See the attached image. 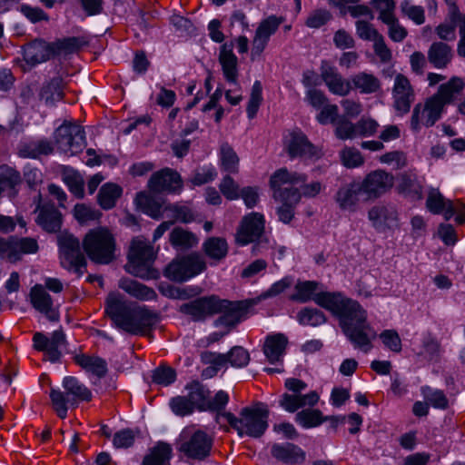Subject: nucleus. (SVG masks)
Returning <instances> with one entry per match:
<instances>
[{
  "label": "nucleus",
  "mask_w": 465,
  "mask_h": 465,
  "mask_svg": "<svg viewBox=\"0 0 465 465\" xmlns=\"http://www.w3.org/2000/svg\"><path fill=\"white\" fill-rule=\"evenodd\" d=\"M314 302L339 317L344 334L355 348L364 352L371 350V342L377 333L367 323L366 312L356 301L345 298L340 292H321L315 295Z\"/></svg>",
  "instance_id": "f257e3e1"
},
{
  "label": "nucleus",
  "mask_w": 465,
  "mask_h": 465,
  "mask_svg": "<svg viewBox=\"0 0 465 465\" xmlns=\"http://www.w3.org/2000/svg\"><path fill=\"white\" fill-rule=\"evenodd\" d=\"M105 312L119 329L133 335L147 334L157 322L153 311L127 302L117 293L108 295Z\"/></svg>",
  "instance_id": "f03ea898"
},
{
  "label": "nucleus",
  "mask_w": 465,
  "mask_h": 465,
  "mask_svg": "<svg viewBox=\"0 0 465 465\" xmlns=\"http://www.w3.org/2000/svg\"><path fill=\"white\" fill-rule=\"evenodd\" d=\"M305 181V174L290 172L286 168H281L272 174L270 186L273 199L281 203L276 209L281 222L289 223L294 217V210L302 199L299 188H294V185Z\"/></svg>",
  "instance_id": "7ed1b4c3"
},
{
  "label": "nucleus",
  "mask_w": 465,
  "mask_h": 465,
  "mask_svg": "<svg viewBox=\"0 0 465 465\" xmlns=\"http://www.w3.org/2000/svg\"><path fill=\"white\" fill-rule=\"evenodd\" d=\"M464 85L463 79L456 76L440 85L438 92L426 101L424 106L420 104L414 106L411 118V128L414 132H419L421 124L427 127L434 125L440 118L444 106L453 101L455 95L462 91Z\"/></svg>",
  "instance_id": "20e7f679"
},
{
  "label": "nucleus",
  "mask_w": 465,
  "mask_h": 465,
  "mask_svg": "<svg viewBox=\"0 0 465 465\" xmlns=\"http://www.w3.org/2000/svg\"><path fill=\"white\" fill-rule=\"evenodd\" d=\"M269 409L261 401L254 402L250 407L242 408L240 416L231 412H218V423L228 422L240 436L247 435L252 438L262 437L268 428Z\"/></svg>",
  "instance_id": "39448f33"
},
{
  "label": "nucleus",
  "mask_w": 465,
  "mask_h": 465,
  "mask_svg": "<svg viewBox=\"0 0 465 465\" xmlns=\"http://www.w3.org/2000/svg\"><path fill=\"white\" fill-rule=\"evenodd\" d=\"M62 386L64 391L51 389L50 399L58 417L64 419L70 407L75 408L80 401H91L92 393L87 387L73 376L64 377Z\"/></svg>",
  "instance_id": "423d86ee"
},
{
  "label": "nucleus",
  "mask_w": 465,
  "mask_h": 465,
  "mask_svg": "<svg viewBox=\"0 0 465 465\" xmlns=\"http://www.w3.org/2000/svg\"><path fill=\"white\" fill-rule=\"evenodd\" d=\"M83 247L89 259L95 263L108 264L114 259L115 239L106 228L89 231L83 240Z\"/></svg>",
  "instance_id": "0eeeda50"
},
{
  "label": "nucleus",
  "mask_w": 465,
  "mask_h": 465,
  "mask_svg": "<svg viewBox=\"0 0 465 465\" xmlns=\"http://www.w3.org/2000/svg\"><path fill=\"white\" fill-rule=\"evenodd\" d=\"M213 445V439L207 432L187 427L179 436L177 449L186 458L201 461L211 455Z\"/></svg>",
  "instance_id": "6e6552de"
},
{
  "label": "nucleus",
  "mask_w": 465,
  "mask_h": 465,
  "mask_svg": "<svg viewBox=\"0 0 465 465\" xmlns=\"http://www.w3.org/2000/svg\"><path fill=\"white\" fill-rule=\"evenodd\" d=\"M207 269V262L197 252L173 260L164 270V275L177 282H185Z\"/></svg>",
  "instance_id": "1a4fd4ad"
},
{
  "label": "nucleus",
  "mask_w": 465,
  "mask_h": 465,
  "mask_svg": "<svg viewBox=\"0 0 465 465\" xmlns=\"http://www.w3.org/2000/svg\"><path fill=\"white\" fill-rule=\"evenodd\" d=\"M128 272L140 278L151 277V266L154 260L153 247L142 238L133 240L129 254Z\"/></svg>",
  "instance_id": "9d476101"
},
{
  "label": "nucleus",
  "mask_w": 465,
  "mask_h": 465,
  "mask_svg": "<svg viewBox=\"0 0 465 465\" xmlns=\"http://www.w3.org/2000/svg\"><path fill=\"white\" fill-rule=\"evenodd\" d=\"M57 148L72 154L81 152L86 145L84 128L76 124L64 123L54 132Z\"/></svg>",
  "instance_id": "9b49d317"
},
{
  "label": "nucleus",
  "mask_w": 465,
  "mask_h": 465,
  "mask_svg": "<svg viewBox=\"0 0 465 465\" xmlns=\"http://www.w3.org/2000/svg\"><path fill=\"white\" fill-rule=\"evenodd\" d=\"M284 146L292 159L299 157L317 160L322 156L321 150L313 145L300 130H294L285 137Z\"/></svg>",
  "instance_id": "f8f14e48"
},
{
  "label": "nucleus",
  "mask_w": 465,
  "mask_h": 465,
  "mask_svg": "<svg viewBox=\"0 0 465 465\" xmlns=\"http://www.w3.org/2000/svg\"><path fill=\"white\" fill-rule=\"evenodd\" d=\"M61 263L66 269H74L82 274L81 269L85 267L86 260L81 251L77 238L71 234L63 235L59 239Z\"/></svg>",
  "instance_id": "ddd939ff"
},
{
  "label": "nucleus",
  "mask_w": 465,
  "mask_h": 465,
  "mask_svg": "<svg viewBox=\"0 0 465 465\" xmlns=\"http://www.w3.org/2000/svg\"><path fill=\"white\" fill-rule=\"evenodd\" d=\"M394 183V177L383 170H376L370 173L360 182V186L362 188L364 200H372L379 198L383 193L388 192Z\"/></svg>",
  "instance_id": "4468645a"
},
{
  "label": "nucleus",
  "mask_w": 465,
  "mask_h": 465,
  "mask_svg": "<svg viewBox=\"0 0 465 465\" xmlns=\"http://www.w3.org/2000/svg\"><path fill=\"white\" fill-rule=\"evenodd\" d=\"M223 304L216 295H210L195 299L190 302L184 303L180 307V311L192 317L193 321H203L207 317L217 314V310Z\"/></svg>",
  "instance_id": "2eb2a0df"
},
{
  "label": "nucleus",
  "mask_w": 465,
  "mask_h": 465,
  "mask_svg": "<svg viewBox=\"0 0 465 465\" xmlns=\"http://www.w3.org/2000/svg\"><path fill=\"white\" fill-rule=\"evenodd\" d=\"M34 348L36 351H44L48 360L57 361L61 355V349L65 345V334L63 331H54L51 337H47L42 332L35 333L33 337Z\"/></svg>",
  "instance_id": "dca6fc26"
},
{
  "label": "nucleus",
  "mask_w": 465,
  "mask_h": 465,
  "mask_svg": "<svg viewBox=\"0 0 465 465\" xmlns=\"http://www.w3.org/2000/svg\"><path fill=\"white\" fill-rule=\"evenodd\" d=\"M393 107L399 115L409 113L411 104L415 100L414 90L409 79L403 74H397L392 89Z\"/></svg>",
  "instance_id": "f3484780"
},
{
  "label": "nucleus",
  "mask_w": 465,
  "mask_h": 465,
  "mask_svg": "<svg viewBox=\"0 0 465 465\" xmlns=\"http://www.w3.org/2000/svg\"><path fill=\"white\" fill-rule=\"evenodd\" d=\"M223 304L217 310V314L221 315L214 321L216 327L223 326L228 331L234 328L246 314L248 305L245 302H230L228 300L220 299Z\"/></svg>",
  "instance_id": "a211bd4d"
},
{
  "label": "nucleus",
  "mask_w": 465,
  "mask_h": 465,
  "mask_svg": "<svg viewBox=\"0 0 465 465\" xmlns=\"http://www.w3.org/2000/svg\"><path fill=\"white\" fill-rule=\"evenodd\" d=\"M368 218L374 229L380 232L395 230L399 227V214L396 208L391 204H379L371 207Z\"/></svg>",
  "instance_id": "6ab92c4d"
},
{
  "label": "nucleus",
  "mask_w": 465,
  "mask_h": 465,
  "mask_svg": "<svg viewBox=\"0 0 465 465\" xmlns=\"http://www.w3.org/2000/svg\"><path fill=\"white\" fill-rule=\"evenodd\" d=\"M264 230V218L259 213L244 216L236 233V242L241 245L248 244L261 237Z\"/></svg>",
  "instance_id": "aec40b11"
},
{
  "label": "nucleus",
  "mask_w": 465,
  "mask_h": 465,
  "mask_svg": "<svg viewBox=\"0 0 465 465\" xmlns=\"http://www.w3.org/2000/svg\"><path fill=\"white\" fill-rule=\"evenodd\" d=\"M321 76L328 87L329 91L339 96L348 95L352 85L351 80L345 79L337 70L327 61H322L321 64Z\"/></svg>",
  "instance_id": "412c9836"
},
{
  "label": "nucleus",
  "mask_w": 465,
  "mask_h": 465,
  "mask_svg": "<svg viewBox=\"0 0 465 465\" xmlns=\"http://www.w3.org/2000/svg\"><path fill=\"white\" fill-rule=\"evenodd\" d=\"M363 196L360 182H351L341 186L334 199L341 211L354 213L358 210L361 197Z\"/></svg>",
  "instance_id": "4be33fe9"
},
{
  "label": "nucleus",
  "mask_w": 465,
  "mask_h": 465,
  "mask_svg": "<svg viewBox=\"0 0 465 465\" xmlns=\"http://www.w3.org/2000/svg\"><path fill=\"white\" fill-rule=\"evenodd\" d=\"M52 43L35 39L23 46V57L27 64L35 66L54 57Z\"/></svg>",
  "instance_id": "5701e85b"
},
{
  "label": "nucleus",
  "mask_w": 465,
  "mask_h": 465,
  "mask_svg": "<svg viewBox=\"0 0 465 465\" xmlns=\"http://www.w3.org/2000/svg\"><path fill=\"white\" fill-rule=\"evenodd\" d=\"M282 22V17L275 15H271L261 22L252 41V56L255 54L260 55L263 52L271 35L277 31Z\"/></svg>",
  "instance_id": "b1692460"
},
{
  "label": "nucleus",
  "mask_w": 465,
  "mask_h": 465,
  "mask_svg": "<svg viewBox=\"0 0 465 465\" xmlns=\"http://www.w3.org/2000/svg\"><path fill=\"white\" fill-rule=\"evenodd\" d=\"M181 186L180 175L169 168L154 173L148 182V187L153 193L175 192Z\"/></svg>",
  "instance_id": "393cba45"
},
{
  "label": "nucleus",
  "mask_w": 465,
  "mask_h": 465,
  "mask_svg": "<svg viewBox=\"0 0 465 465\" xmlns=\"http://www.w3.org/2000/svg\"><path fill=\"white\" fill-rule=\"evenodd\" d=\"M202 251L209 259L210 265L216 266L226 258L229 245L224 238L212 236L204 240Z\"/></svg>",
  "instance_id": "a878e982"
},
{
  "label": "nucleus",
  "mask_w": 465,
  "mask_h": 465,
  "mask_svg": "<svg viewBox=\"0 0 465 465\" xmlns=\"http://www.w3.org/2000/svg\"><path fill=\"white\" fill-rule=\"evenodd\" d=\"M30 297L35 310L44 313L51 321L58 320V313L53 308L52 298L43 285H35L30 291Z\"/></svg>",
  "instance_id": "bb28decb"
},
{
  "label": "nucleus",
  "mask_w": 465,
  "mask_h": 465,
  "mask_svg": "<svg viewBox=\"0 0 465 465\" xmlns=\"http://www.w3.org/2000/svg\"><path fill=\"white\" fill-rule=\"evenodd\" d=\"M39 214L36 223L45 231L48 232H55L60 230L62 225V214L54 204L46 203L42 206L38 205Z\"/></svg>",
  "instance_id": "cd10ccee"
},
{
  "label": "nucleus",
  "mask_w": 465,
  "mask_h": 465,
  "mask_svg": "<svg viewBox=\"0 0 465 465\" xmlns=\"http://www.w3.org/2000/svg\"><path fill=\"white\" fill-rule=\"evenodd\" d=\"M219 62L223 68L225 79L229 83L237 84L238 78V59L232 52V44H223L219 54Z\"/></svg>",
  "instance_id": "c85d7f7f"
},
{
  "label": "nucleus",
  "mask_w": 465,
  "mask_h": 465,
  "mask_svg": "<svg viewBox=\"0 0 465 465\" xmlns=\"http://www.w3.org/2000/svg\"><path fill=\"white\" fill-rule=\"evenodd\" d=\"M288 339L282 333L269 335L265 339L263 352L272 364L282 361L285 354Z\"/></svg>",
  "instance_id": "c756f323"
},
{
  "label": "nucleus",
  "mask_w": 465,
  "mask_h": 465,
  "mask_svg": "<svg viewBox=\"0 0 465 465\" xmlns=\"http://www.w3.org/2000/svg\"><path fill=\"white\" fill-rule=\"evenodd\" d=\"M272 455L287 464L302 463L305 460V452L292 443L274 444L272 447Z\"/></svg>",
  "instance_id": "7c9ffc66"
},
{
  "label": "nucleus",
  "mask_w": 465,
  "mask_h": 465,
  "mask_svg": "<svg viewBox=\"0 0 465 465\" xmlns=\"http://www.w3.org/2000/svg\"><path fill=\"white\" fill-rule=\"evenodd\" d=\"M428 61L438 69L448 66L453 57L451 47L443 42H433L428 49Z\"/></svg>",
  "instance_id": "2f4dec72"
},
{
  "label": "nucleus",
  "mask_w": 465,
  "mask_h": 465,
  "mask_svg": "<svg viewBox=\"0 0 465 465\" xmlns=\"http://www.w3.org/2000/svg\"><path fill=\"white\" fill-rule=\"evenodd\" d=\"M398 190L401 193L413 201L420 200L423 196V185L418 176L412 173H401L399 177Z\"/></svg>",
  "instance_id": "473e14b6"
},
{
  "label": "nucleus",
  "mask_w": 465,
  "mask_h": 465,
  "mask_svg": "<svg viewBox=\"0 0 465 465\" xmlns=\"http://www.w3.org/2000/svg\"><path fill=\"white\" fill-rule=\"evenodd\" d=\"M74 360L76 364L99 379L104 378L108 371L107 362L101 357L82 353L76 354Z\"/></svg>",
  "instance_id": "72a5a7b5"
},
{
  "label": "nucleus",
  "mask_w": 465,
  "mask_h": 465,
  "mask_svg": "<svg viewBox=\"0 0 465 465\" xmlns=\"http://www.w3.org/2000/svg\"><path fill=\"white\" fill-rule=\"evenodd\" d=\"M22 183L20 173L6 164L0 165V194L8 191L9 196L16 194V187Z\"/></svg>",
  "instance_id": "f704fd0d"
},
{
  "label": "nucleus",
  "mask_w": 465,
  "mask_h": 465,
  "mask_svg": "<svg viewBox=\"0 0 465 465\" xmlns=\"http://www.w3.org/2000/svg\"><path fill=\"white\" fill-rule=\"evenodd\" d=\"M352 89L359 90L361 94H373L381 89V81L372 74L360 72L351 77Z\"/></svg>",
  "instance_id": "c9c22d12"
},
{
  "label": "nucleus",
  "mask_w": 465,
  "mask_h": 465,
  "mask_svg": "<svg viewBox=\"0 0 465 465\" xmlns=\"http://www.w3.org/2000/svg\"><path fill=\"white\" fill-rule=\"evenodd\" d=\"M122 193L123 189L118 184L114 183H104L97 194L98 204L104 210H110L115 206Z\"/></svg>",
  "instance_id": "e433bc0d"
},
{
  "label": "nucleus",
  "mask_w": 465,
  "mask_h": 465,
  "mask_svg": "<svg viewBox=\"0 0 465 465\" xmlns=\"http://www.w3.org/2000/svg\"><path fill=\"white\" fill-rule=\"evenodd\" d=\"M119 287L139 300L150 301L156 297V292L152 288L132 279L124 278L120 280Z\"/></svg>",
  "instance_id": "4c0bfd02"
},
{
  "label": "nucleus",
  "mask_w": 465,
  "mask_h": 465,
  "mask_svg": "<svg viewBox=\"0 0 465 465\" xmlns=\"http://www.w3.org/2000/svg\"><path fill=\"white\" fill-rule=\"evenodd\" d=\"M137 206L146 214L153 219H160L163 202L147 193L141 192L136 195Z\"/></svg>",
  "instance_id": "58836bf2"
},
{
  "label": "nucleus",
  "mask_w": 465,
  "mask_h": 465,
  "mask_svg": "<svg viewBox=\"0 0 465 465\" xmlns=\"http://www.w3.org/2000/svg\"><path fill=\"white\" fill-rule=\"evenodd\" d=\"M39 96L47 105H54L64 97V83L59 76L43 85Z\"/></svg>",
  "instance_id": "ea45409f"
},
{
  "label": "nucleus",
  "mask_w": 465,
  "mask_h": 465,
  "mask_svg": "<svg viewBox=\"0 0 465 465\" xmlns=\"http://www.w3.org/2000/svg\"><path fill=\"white\" fill-rule=\"evenodd\" d=\"M62 178L75 197L83 198L84 196V180L79 172L72 167L64 166L62 168Z\"/></svg>",
  "instance_id": "a19ab883"
},
{
  "label": "nucleus",
  "mask_w": 465,
  "mask_h": 465,
  "mask_svg": "<svg viewBox=\"0 0 465 465\" xmlns=\"http://www.w3.org/2000/svg\"><path fill=\"white\" fill-rule=\"evenodd\" d=\"M169 241L173 248L181 251L191 249L197 244L196 236L181 227H176L171 232Z\"/></svg>",
  "instance_id": "79ce46f5"
},
{
  "label": "nucleus",
  "mask_w": 465,
  "mask_h": 465,
  "mask_svg": "<svg viewBox=\"0 0 465 465\" xmlns=\"http://www.w3.org/2000/svg\"><path fill=\"white\" fill-rule=\"evenodd\" d=\"M327 420L338 422L339 418H323L321 411L312 409L303 410L295 416V420L304 428L317 427Z\"/></svg>",
  "instance_id": "37998d69"
},
{
  "label": "nucleus",
  "mask_w": 465,
  "mask_h": 465,
  "mask_svg": "<svg viewBox=\"0 0 465 465\" xmlns=\"http://www.w3.org/2000/svg\"><path fill=\"white\" fill-rule=\"evenodd\" d=\"M85 45H87V42L84 37L75 36L58 39L52 42L54 56L62 54H69L75 53Z\"/></svg>",
  "instance_id": "c03bdc74"
},
{
  "label": "nucleus",
  "mask_w": 465,
  "mask_h": 465,
  "mask_svg": "<svg viewBox=\"0 0 465 465\" xmlns=\"http://www.w3.org/2000/svg\"><path fill=\"white\" fill-rule=\"evenodd\" d=\"M172 449L166 443H159L143 458L142 465H170Z\"/></svg>",
  "instance_id": "a18cd8bd"
},
{
  "label": "nucleus",
  "mask_w": 465,
  "mask_h": 465,
  "mask_svg": "<svg viewBox=\"0 0 465 465\" xmlns=\"http://www.w3.org/2000/svg\"><path fill=\"white\" fill-rule=\"evenodd\" d=\"M186 389L189 390L188 396L186 397L194 409L204 410L208 406L210 392L201 383L193 381L187 385Z\"/></svg>",
  "instance_id": "49530a36"
},
{
  "label": "nucleus",
  "mask_w": 465,
  "mask_h": 465,
  "mask_svg": "<svg viewBox=\"0 0 465 465\" xmlns=\"http://www.w3.org/2000/svg\"><path fill=\"white\" fill-rule=\"evenodd\" d=\"M318 289V282L314 281L298 282L294 290L295 292L290 296V300L299 302H307L311 300L314 301Z\"/></svg>",
  "instance_id": "de8ad7c7"
},
{
  "label": "nucleus",
  "mask_w": 465,
  "mask_h": 465,
  "mask_svg": "<svg viewBox=\"0 0 465 465\" xmlns=\"http://www.w3.org/2000/svg\"><path fill=\"white\" fill-rule=\"evenodd\" d=\"M421 394L429 405L440 410L448 409L449 400L442 391L423 386L421 387Z\"/></svg>",
  "instance_id": "09e8293b"
},
{
  "label": "nucleus",
  "mask_w": 465,
  "mask_h": 465,
  "mask_svg": "<svg viewBox=\"0 0 465 465\" xmlns=\"http://www.w3.org/2000/svg\"><path fill=\"white\" fill-rule=\"evenodd\" d=\"M221 161L222 167L225 172L238 173L239 157L228 143H223L221 146Z\"/></svg>",
  "instance_id": "8fccbe9b"
},
{
  "label": "nucleus",
  "mask_w": 465,
  "mask_h": 465,
  "mask_svg": "<svg viewBox=\"0 0 465 465\" xmlns=\"http://www.w3.org/2000/svg\"><path fill=\"white\" fill-rule=\"evenodd\" d=\"M298 321L302 325L318 326L326 322L323 312L316 308H304L298 313Z\"/></svg>",
  "instance_id": "3c124183"
},
{
  "label": "nucleus",
  "mask_w": 465,
  "mask_h": 465,
  "mask_svg": "<svg viewBox=\"0 0 465 465\" xmlns=\"http://www.w3.org/2000/svg\"><path fill=\"white\" fill-rule=\"evenodd\" d=\"M400 8L401 14L416 25H422L425 22L424 8L420 5H413L411 0H402Z\"/></svg>",
  "instance_id": "603ef678"
},
{
  "label": "nucleus",
  "mask_w": 465,
  "mask_h": 465,
  "mask_svg": "<svg viewBox=\"0 0 465 465\" xmlns=\"http://www.w3.org/2000/svg\"><path fill=\"white\" fill-rule=\"evenodd\" d=\"M448 201L449 200L445 199V197L440 193L439 189L430 188L426 201V207L430 213L440 214L443 212Z\"/></svg>",
  "instance_id": "864d4df0"
},
{
  "label": "nucleus",
  "mask_w": 465,
  "mask_h": 465,
  "mask_svg": "<svg viewBox=\"0 0 465 465\" xmlns=\"http://www.w3.org/2000/svg\"><path fill=\"white\" fill-rule=\"evenodd\" d=\"M262 86L260 81H255L252 87V92L250 95V99L247 105V114L250 119H252L261 105V103L262 101Z\"/></svg>",
  "instance_id": "5fc2aeb1"
},
{
  "label": "nucleus",
  "mask_w": 465,
  "mask_h": 465,
  "mask_svg": "<svg viewBox=\"0 0 465 465\" xmlns=\"http://www.w3.org/2000/svg\"><path fill=\"white\" fill-rule=\"evenodd\" d=\"M0 257L12 262L20 259V251L17 249L15 239H0Z\"/></svg>",
  "instance_id": "6e6d98bb"
},
{
  "label": "nucleus",
  "mask_w": 465,
  "mask_h": 465,
  "mask_svg": "<svg viewBox=\"0 0 465 465\" xmlns=\"http://www.w3.org/2000/svg\"><path fill=\"white\" fill-rule=\"evenodd\" d=\"M175 379V371L168 366H160L153 373V381L163 386L170 385Z\"/></svg>",
  "instance_id": "4d7b16f0"
},
{
  "label": "nucleus",
  "mask_w": 465,
  "mask_h": 465,
  "mask_svg": "<svg viewBox=\"0 0 465 465\" xmlns=\"http://www.w3.org/2000/svg\"><path fill=\"white\" fill-rule=\"evenodd\" d=\"M229 362L232 367L242 368L248 364L250 361V354L242 346H234L227 353Z\"/></svg>",
  "instance_id": "13d9d810"
},
{
  "label": "nucleus",
  "mask_w": 465,
  "mask_h": 465,
  "mask_svg": "<svg viewBox=\"0 0 465 465\" xmlns=\"http://www.w3.org/2000/svg\"><path fill=\"white\" fill-rule=\"evenodd\" d=\"M331 17L332 15L328 10L317 9L308 15L305 25L310 28L317 29L327 24Z\"/></svg>",
  "instance_id": "bf43d9fd"
},
{
  "label": "nucleus",
  "mask_w": 465,
  "mask_h": 465,
  "mask_svg": "<svg viewBox=\"0 0 465 465\" xmlns=\"http://www.w3.org/2000/svg\"><path fill=\"white\" fill-rule=\"evenodd\" d=\"M383 23L388 25V34L392 41L400 43L407 36L408 32L406 28L400 24L396 16H393Z\"/></svg>",
  "instance_id": "052dcab7"
},
{
  "label": "nucleus",
  "mask_w": 465,
  "mask_h": 465,
  "mask_svg": "<svg viewBox=\"0 0 465 465\" xmlns=\"http://www.w3.org/2000/svg\"><path fill=\"white\" fill-rule=\"evenodd\" d=\"M356 29L358 36L363 40L373 41L374 43L379 37L382 36L371 24L364 20L356 22Z\"/></svg>",
  "instance_id": "680f3d73"
},
{
  "label": "nucleus",
  "mask_w": 465,
  "mask_h": 465,
  "mask_svg": "<svg viewBox=\"0 0 465 465\" xmlns=\"http://www.w3.org/2000/svg\"><path fill=\"white\" fill-rule=\"evenodd\" d=\"M380 338L386 348L394 352L401 351V340L394 330H385L380 334Z\"/></svg>",
  "instance_id": "e2e57ef3"
},
{
  "label": "nucleus",
  "mask_w": 465,
  "mask_h": 465,
  "mask_svg": "<svg viewBox=\"0 0 465 465\" xmlns=\"http://www.w3.org/2000/svg\"><path fill=\"white\" fill-rule=\"evenodd\" d=\"M342 163L348 168L361 166L364 160L361 153L354 148H345L341 153Z\"/></svg>",
  "instance_id": "0e129e2a"
},
{
  "label": "nucleus",
  "mask_w": 465,
  "mask_h": 465,
  "mask_svg": "<svg viewBox=\"0 0 465 465\" xmlns=\"http://www.w3.org/2000/svg\"><path fill=\"white\" fill-rule=\"evenodd\" d=\"M335 132L340 139H352L357 136L356 124H352L344 117H341L337 121Z\"/></svg>",
  "instance_id": "69168bd1"
},
{
  "label": "nucleus",
  "mask_w": 465,
  "mask_h": 465,
  "mask_svg": "<svg viewBox=\"0 0 465 465\" xmlns=\"http://www.w3.org/2000/svg\"><path fill=\"white\" fill-rule=\"evenodd\" d=\"M170 406L172 411L179 416L189 415L193 412L194 408L190 403V401L185 396H177L173 398Z\"/></svg>",
  "instance_id": "338daca9"
},
{
  "label": "nucleus",
  "mask_w": 465,
  "mask_h": 465,
  "mask_svg": "<svg viewBox=\"0 0 465 465\" xmlns=\"http://www.w3.org/2000/svg\"><path fill=\"white\" fill-rule=\"evenodd\" d=\"M371 4L380 12L379 19L382 22L388 21L390 18L395 16V2L394 0H371Z\"/></svg>",
  "instance_id": "774afa93"
}]
</instances>
